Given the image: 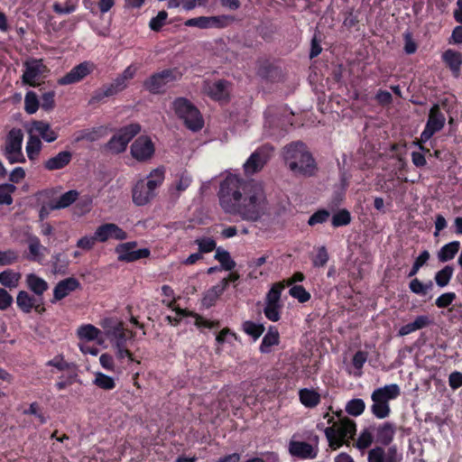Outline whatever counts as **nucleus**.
Returning <instances> with one entry per match:
<instances>
[{
    "label": "nucleus",
    "mask_w": 462,
    "mask_h": 462,
    "mask_svg": "<svg viewBox=\"0 0 462 462\" xmlns=\"http://www.w3.org/2000/svg\"><path fill=\"white\" fill-rule=\"evenodd\" d=\"M218 199L226 213L245 221L256 222L271 209L263 184L254 180H245L236 174H228L222 180Z\"/></svg>",
    "instance_id": "obj_1"
},
{
    "label": "nucleus",
    "mask_w": 462,
    "mask_h": 462,
    "mask_svg": "<svg viewBox=\"0 0 462 462\" xmlns=\"http://www.w3.org/2000/svg\"><path fill=\"white\" fill-rule=\"evenodd\" d=\"M282 156L293 173L310 176L315 172V161L303 143L295 142L286 145Z\"/></svg>",
    "instance_id": "obj_2"
},
{
    "label": "nucleus",
    "mask_w": 462,
    "mask_h": 462,
    "mask_svg": "<svg viewBox=\"0 0 462 462\" xmlns=\"http://www.w3.org/2000/svg\"><path fill=\"white\" fill-rule=\"evenodd\" d=\"M334 421V416L329 413L324 415L328 424H332L324 430L329 446L334 449L338 448L347 439L353 438L356 433V423L348 418H340Z\"/></svg>",
    "instance_id": "obj_3"
},
{
    "label": "nucleus",
    "mask_w": 462,
    "mask_h": 462,
    "mask_svg": "<svg viewBox=\"0 0 462 462\" xmlns=\"http://www.w3.org/2000/svg\"><path fill=\"white\" fill-rule=\"evenodd\" d=\"M171 109L189 130L196 132L203 127L204 120L200 112L189 99L175 98L171 103Z\"/></svg>",
    "instance_id": "obj_4"
},
{
    "label": "nucleus",
    "mask_w": 462,
    "mask_h": 462,
    "mask_svg": "<svg viewBox=\"0 0 462 462\" xmlns=\"http://www.w3.org/2000/svg\"><path fill=\"white\" fill-rule=\"evenodd\" d=\"M137 72V67L134 64L129 65L121 74H119L110 84L104 85L97 89L93 99L100 101L105 97L115 96L125 90L130 80L134 79Z\"/></svg>",
    "instance_id": "obj_5"
},
{
    "label": "nucleus",
    "mask_w": 462,
    "mask_h": 462,
    "mask_svg": "<svg viewBox=\"0 0 462 462\" xmlns=\"http://www.w3.org/2000/svg\"><path fill=\"white\" fill-rule=\"evenodd\" d=\"M106 335L110 339L113 349L128 347L133 335L124 328L123 322L116 318H106L101 323Z\"/></svg>",
    "instance_id": "obj_6"
},
{
    "label": "nucleus",
    "mask_w": 462,
    "mask_h": 462,
    "mask_svg": "<svg viewBox=\"0 0 462 462\" xmlns=\"http://www.w3.org/2000/svg\"><path fill=\"white\" fill-rule=\"evenodd\" d=\"M23 133L20 128H12L5 141L3 153L11 164L25 163L26 158L23 152Z\"/></svg>",
    "instance_id": "obj_7"
},
{
    "label": "nucleus",
    "mask_w": 462,
    "mask_h": 462,
    "mask_svg": "<svg viewBox=\"0 0 462 462\" xmlns=\"http://www.w3.org/2000/svg\"><path fill=\"white\" fill-rule=\"evenodd\" d=\"M289 454L301 460H311L317 457L319 453V438L313 436L308 441L299 439L298 434H293L288 443Z\"/></svg>",
    "instance_id": "obj_8"
},
{
    "label": "nucleus",
    "mask_w": 462,
    "mask_h": 462,
    "mask_svg": "<svg viewBox=\"0 0 462 462\" xmlns=\"http://www.w3.org/2000/svg\"><path fill=\"white\" fill-rule=\"evenodd\" d=\"M180 77L181 74L177 69H164L152 75L144 81L143 85L149 92L158 94L164 91L170 83L180 79Z\"/></svg>",
    "instance_id": "obj_9"
},
{
    "label": "nucleus",
    "mask_w": 462,
    "mask_h": 462,
    "mask_svg": "<svg viewBox=\"0 0 462 462\" xmlns=\"http://www.w3.org/2000/svg\"><path fill=\"white\" fill-rule=\"evenodd\" d=\"M141 131L138 124H130L119 129L110 139L107 148L114 153L125 151L129 142Z\"/></svg>",
    "instance_id": "obj_10"
},
{
    "label": "nucleus",
    "mask_w": 462,
    "mask_h": 462,
    "mask_svg": "<svg viewBox=\"0 0 462 462\" xmlns=\"http://www.w3.org/2000/svg\"><path fill=\"white\" fill-rule=\"evenodd\" d=\"M23 67L22 81L31 87L38 86L47 73V68L42 59H29L24 61Z\"/></svg>",
    "instance_id": "obj_11"
},
{
    "label": "nucleus",
    "mask_w": 462,
    "mask_h": 462,
    "mask_svg": "<svg viewBox=\"0 0 462 462\" xmlns=\"http://www.w3.org/2000/svg\"><path fill=\"white\" fill-rule=\"evenodd\" d=\"M273 148L270 144H264L256 149L244 163V171L246 175H253L260 171L272 158Z\"/></svg>",
    "instance_id": "obj_12"
},
{
    "label": "nucleus",
    "mask_w": 462,
    "mask_h": 462,
    "mask_svg": "<svg viewBox=\"0 0 462 462\" xmlns=\"http://www.w3.org/2000/svg\"><path fill=\"white\" fill-rule=\"evenodd\" d=\"M130 152L134 159L140 162L151 160L155 152V145L147 135H141L131 144Z\"/></svg>",
    "instance_id": "obj_13"
},
{
    "label": "nucleus",
    "mask_w": 462,
    "mask_h": 462,
    "mask_svg": "<svg viewBox=\"0 0 462 462\" xmlns=\"http://www.w3.org/2000/svg\"><path fill=\"white\" fill-rule=\"evenodd\" d=\"M446 117L440 111L439 106L435 105L431 107L429 114V118L424 130L420 134V141L427 143L434 134L439 132L445 125Z\"/></svg>",
    "instance_id": "obj_14"
},
{
    "label": "nucleus",
    "mask_w": 462,
    "mask_h": 462,
    "mask_svg": "<svg viewBox=\"0 0 462 462\" xmlns=\"http://www.w3.org/2000/svg\"><path fill=\"white\" fill-rule=\"evenodd\" d=\"M136 246V242H127L118 245L116 247V253L118 255V260L129 263L146 258L150 255L149 249L143 248L135 250Z\"/></svg>",
    "instance_id": "obj_15"
},
{
    "label": "nucleus",
    "mask_w": 462,
    "mask_h": 462,
    "mask_svg": "<svg viewBox=\"0 0 462 462\" xmlns=\"http://www.w3.org/2000/svg\"><path fill=\"white\" fill-rule=\"evenodd\" d=\"M95 69L92 62L84 61L72 68L66 75L58 79L61 86L71 85L81 81L89 75Z\"/></svg>",
    "instance_id": "obj_16"
},
{
    "label": "nucleus",
    "mask_w": 462,
    "mask_h": 462,
    "mask_svg": "<svg viewBox=\"0 0 462 462\" xmlns=\"http://www.w3.org/2000/svg\"><path fill=\"white\" fill-rule=\"evenodd\" d=\"M368 462H401L402 455L395 446L387 449L382 447H375L368 452Z\"/></svg>",
    "instance_id": "obj_17"
},
{
    "label": "nucleus",
    "mask_w": 462,
    "mask_h": 462,
    "mask_svg": "<svg viewBox=\"0 0 462 462\" xmlns=\"http://www.w3.org/2000/svg\"><path fill=\"white\" fill-rule=\"evenodd\" d=\"M95 233L96 238H97V241L101 243L106 242L109 239L123 241L127 238L126 232L113 223L99 226Z\"/></svg>",
    "instance_id": "obj_18"
},
{
    "label": "nucleus",
    "mask_w": 462,
    "mask_h": 462,
    "mask_svg": "<svg viewBox=\"0 0 462 462\" xmlns=\"http://www.w3.org/2000/svg\"><path fill=\"white\" fill-rule=\"evenodd\" d=\"M27 132H32L46 143H52L59 137L58 131L52 129L49 123L42 120L32 121L27 128Z\"/></svg>",
    "instance_id": "obj_19"
},
{
    "label": "nucleus",
    "mask_w": 462,
    "mask_h": 462,
    "mask_svg": "<svg viewBox=\"0 0 462 462\" xmlns=\"http://www.w3.org/2000/svg\"><path fill=\"white\" fill-rule=\"evenodd\" d=\"M203 91L215 100H226L229 95V85L226 80L205 81Z\"/></svg>",
    "instance_id": "obj_20"
},
{
    "label": "nucleus",
    "mask_w": 462,
    "mask_h": 462,
    "mask_svg": "<svg viewBox=\"0 0 462 462\" xmlns=\"http://www.w3.org/2000/svg\"><path fill=\"white\" fill-rule=\"evenodd\" d=\"M155 196V192L145 183L144 180H139L133 189V201L137 206L146 205Z\"/></svg>",
    "instance_id": "obj_21"
},
{
    "label": "nucleus",
    "mask_w": 462,
    "mask_h": 462,
    "mask_svg": "<svg viewBox=\"0 0 462 462\" xmlns=\"http://www.w3.org/2000/svg\"><path fill=\"white\" fill-rule=\"evenodd\" d=\"M192 178L187 171L180 172L176 175L175 180L172 181L169 188L171 198L177 199L180 195L184 192L191 184Z\"/></svg>",
    "instance_id": "obj_22"
},
{
    "label": "nucleus",
    "mask_w": 462,
    "mask_h": 462,
    "mask_svg": "<svg viewBox=\"0 0 462 462\" xmlns=\"http://www.w3.org/2000/svg\"><path fill=\"white\" fill-rule=\"evenodd\" d=\"M72 160V153L69 151H61L56 155L50 157L43 163L47 171H57L65 168Z\"/></svg>",
    "instance_id": "obj_23"
},
{
    "label": "nucleus",
    "mask_w": 462,
    "mask_h": 462,
    "mask_svg": "<svg viewBox=\"0 0 462 462\" xmlns=\"http://www.w3.org/2000/svg\"><path fill=\"white\" fill-rule=\"evenodd\" d=\"M79 286V281L73 277H69L59 282L53 290L52 302L62 300L70 292L75 291Z\"/></svg>",
    "instance_id": "obj_24"
},
{
    "label": "nucleus",
    "mask_w": 462,
    "mask_h": 462,
    "mask_svg": "<svg viewBox=\"0 0 462 462\" xmlns=\"http://www.w3.org/2000/svg\"><path fill=\"white\" fill-rule=\"evenodd\" d=\"M28 133V138L25 144V152L29 161L32 163L38 162L41 152L43 147L42 140L32 132Z\"/></svg>",
    "instance_id": "obj_25"
},
{
    "label": "nucleus",
    "mask_w": 462,
    "mask_h": 462,
    "mask_svg": "<svg viewBox=\"0 0 462 462\" xmlns=\"http://www.w3.org/2000/svg\"><path fill=\"white\" fill-rule=\"evenodd\" d=\"M227 287L226 278L222 279L217 284L208 289L202 299L203 306L209 308L215 304L220 295L226 291Z\"/></svg>",
    "instance_id": "obj_26"
},
{
    "label": "nucleus",
    "mask_w": 462,
    "mask_h": 462,
    "mask_svg": "<svg viewBox=\"0 0 462 462\" xmlns=\"http://www.w3.org/2000/svg\"><path fill=\"white\" fill-rule=\"evenodd\" d=\"M25 283L27 288L39 297L42 296L49 289L48 282L35 273L27 274L25 277Z\"/></svg>",
    "instance_id": "obj_27"
},
{
    "label": "nucleus",
    "mask_w": 462,
    "mask_h": 462,
    "mask_svg": "<svg viewBox=\"0 0 462 462\" xmlns=\"http://www.w3.org/2000/svg\"><path fill=\"white\" fill-rule=\"evenodd\" d=\"M36 300L26 291H20L16 296V304L23 313H30L32 309L38 310L39 305H36Z\"/></svg>",
    "instance_id": "obj_28"
},
{
    "label": "nucleus",
    "mask_w": 462,
    "mask_h": 462,
    "mask_svg": "<svg viewBox=\"0 0 462 462\" xmlns=\"http://www.w3.org/2000/svg\"><path fill=\"white\" fill-rule=\"evenodd\" d=\"M373 393L389 404L390 401L396 399L400 395L401 391L396 383H392L375 389Z\"/></svg>",
    "instance_id": "obj_29"
},
{
    "label": "nucleus",
    "mask_w": 462,
    "mask_h": 462,
    "mask_svg": "<svg viewBox=\"0 0 462 462\" xmlns=\"http://www.w3.org/2000/svg\"><path fill=\"white\" fill-rule=\"evenodd\" d=\"M395 432V426L393 423L385 422L377 429L376 440L387 446L393 441Z\"/></svg>",
    "instance_id": "obj_30"
},
{
    "label": "nucleus",
    "mask_w": 462,
    "mask_h": 462,
    "mask_svg": "<svg viewBox=\"0 0 462 462\" xmlns=\"http://www.w3.org/2000/svg\"><path fill=\"white\" fill-rule=\"evenodd\" d=\"M444 62L449 67L452 72L457 76L462 64V56L458 51L447 50L442 54Z\"/></svg>",
    "instance_id": "obj_31"
},
{
    "label": "nucleus",
    "mask_w": 462,
    "mask_h": 462,
    "mask_svg": "<svg viewBox=\"0 0 462 462\" xmlns=\"http://www.w3.org/2000/svg\"><path fill=\"white\" fill-rule=\"evenodd\" d=\"M279 338L280 336L278 330L271 327L262 339L260 351L264 354L270 353L272 351V347L279 344Z\"/></svg>",
    "instance_id": "obj_32"
},
{
    "label": "nucleus",
    "mask_w": 462,
    "mask_h": 462,
    "mask_svg": "<svg viewBox=\"0 0 462 462\" xmlns=\"http://www.w3.org/2000/svg\"><path fill=\"white\" fill-rule=\"evenodd\" d=\"M300 402L307 408H314L320 402V395L312 389L304 388L299 392Z\"/></svg>",
    "instance_id": "obj_33"
},
{
    "label": "nucleus",
    "mask_w": 462,
    "mask_h": 462,
    "mask_svg": "<svg viewBox=\"0 0 462 462\" xmlns=\"http://www.w3.org/2000/svg\"><path fill=\"white\" fill-rule=\"evenodd\" d=\"M21 277L19 272L6 269L0 273V283L5 288L14 289L18 286Z\"/></svg>",
    "instance_id": "obj_34"
},
{
    "label": "nucleus",
    "mask_w": 462,
    "mask_h": 462,
    "mask_svg": "<svg viewBox=\"0 0 462 462\" xmlns=\"http://www.w3.org/2000/svg\"><path fill=\"white\" fill-rule=\"evenodd\" d=\"M371 399L373 401V404L371 406L372 413L378 419H384L388 417L391 411L390 405L382 401V399L378 398L373 393Z\"/></svg>",
    "instance_id": "obj_35"
},
{
    "label": "nucleus",
    "mask_w": 462,
    "mask_h": 462,
    "mask_svg": "<svg viewBox=\"0 0 462 462\" xmlns=\"http://www.w3.org/2000/svg\"><path fill=\"white\" fill-rule=\"evenodd\" d=\"M77 335L80 340L89 342L97 339L101 335V331L91 324H86L78 328Z\"/></svg>",
    "instance_id": "obj_36"
},
{
    "label": "nucleus",
    "mask_w": 462,
    "mask_h": 462,
    "mask_svg": "<svg viewBox=\"0 0 462 462\" xmlns=\"http://www.w3.org/2000/svg\"><path fill=\"white\" fill-rule=\"evenodd\" d=\"M165 178V170L163 167H159L152 170L150 174L147 176V180L145 181L148 189H151L155 192L156 189L160 187Z\"/></svg>",
    "instance_id": "obj_37"
},
{
    "label": "nucleus",
    "mask_w": 462,
    "mask_h": 462,
    "mask_svg": "<svg viewBox=\"0 0 462 462\" xmlns=\"http://www.w3.org/2000/svg\"><path fill=\"white\" fill-rule=\"evenodd\" d=\"M79 198V192L75 189L69 190L52 201V208H65L74 203Z\"/></svg>",
    "instance_id": "obj_38"
},
{
    "label": "nucleus",
    "mask_w": 462,
    "mask_h": 462,
    "mask_svg": "<svg viewBox=\"0 0 462 462\" xmlns=\"http://www.w3.org/2000/svg\"><path fill=\"white\" fill-rule=\"evenodd\" d=\"M459 247L460 243L458 241H453L442 246L438 255L439 261L444 263L453 259Z\"/></svg>",
    "instance_id": "obj_39"
},
{
    "label": "nucleus",
    "mask_w": 462,
    "mask_h": 462,
    "mask_svg": "<svg viewBox=\"0 0 462 462\" xmlns=\"http://www.w3.org/2000/svg\"><path fill=\"white\" fill-rule=\"evenodd\" d=\"M215 259L217 260L221 268L226 271H231L236 267V262L231 258L230 254L222 248H217Z\"/></svg>",
    "instance_id": "obj_40"
},
{
    "label": "nucleus",
    "mask_w": 462,
    "mask_h": 462,
    "mask_svg": "<svg viewBox=\"0 0 462 462\" xmlns=\"http://www.w3.org/2000/svg\"><path fill=\"white\" fill-rule=\"evenodd\" d=\"M283 289L284 284L282 282L274 283L266 295L265 304L282 305L281 294Z\"/></svg>",
    "instance_id": "obj_41"
},
{
    "label": "nucleus",
    "mask_w": 462,
    "mask_h": 462,
    "mask_svg": "<svg viewBox=\"0 0 462 462\" xmlns=\"http://www.w3.org/2000/svg\"><path fill=\"white\" fill-rule=\"evenodd\" d=\"M16 187L12 183L0 184V205L9 206L13 203V194Z\"/></svg>",
    "instance_id": "obj_42"
},
{
    "label": "nucleus",
    "mask_w": 462,
    "mask_h": 462,
    "mask_svg": "<svg viewBox=\"0 0 462 462\" xmlns=\"http://www.w3.org/2000/svg\"><path fill=\"white\" fill-rule=\"evenodd\" d=\"M52 270L55 273H65L69 260L65 254L58 253L51 257Z\"/></svg>",
    "instance_id": "obj_43"
},
{
    "label": "nucleus",
    "mask_w": 462,
    "mask_h": 462,
    "mask_svg": "<svg viewBox=\"0 0 462 462\" xmlns=\"http://www.w3.org/2000/svg\"><path fill=\"white\" fill-rule=\"evenodd\" d=\"M93 383L103 390H112L116 387L114 378L101 372H97L95 374Z\"/></svg>",
    "instance_id": "obj_44"
},
{
    "label": "nucleus",
    "mask_w": 462,
    "mask_h": 462,
    "mask_svg": "<svg viewBox=\"0 0 462 462\" xmlns=\"http://www.w3.org/2000/svg\"><path fill=\"white\" fill-rule=\"evenodd\" d=\"M345 409L349 415L357 417L364 412L365 403L362 399H352L346 402Z\"/></svg>",
    "instance_id": "obj_45"
},
{
    "label": "nucleus",
    "mask_w": 462,
    "mask_h": 462,
    "mask_svg": "<svg viewBox=\"0 0 462 462\" xmlns=\"http://www.w3.org/2000/svg\"><path fill=\"white\" fill-rule=\"evenodd\" d=\"M209 29L217 28L222 29L230 25L234 22V17L231 15L222 14L216 16H208Z\"/></svg>",
    "instance_id": "obj_46"
},
{
    "label": "nucleus",
    "mask_w": 462,
    "mask_h": 462,
    "mask_svg": "<svg viewBox=\"0 0 462 462\" xmlns=\"http://www.w3.org/2000/svg\"><path fill=\"white\" fill-rule=\"evenodd\" d=\"M194 244L198 245L199 252L201 254L214 251L217 246L216 241L213 238L207 236L196 238Z\"/></svg>",
    "instance_id": "obj_47"
},
{
    "label": "nucleus",
    "mask_w": 462,
    "mask_h": 462,
    "mask_svg": "<svg viewBox=\"0 0 462 462\" xmlns=\"http://www.w3.org/2000/svg\"><path fill=\"white\" fill-rule=\"evenodd\" d=\"M40 106L38 97L33 91H28L24 97V110L32 115L36 113Z\"/></svg>",
    "instance_id": "obj_48"
},
{
    "label": "nucleus",
    "mask_w": 462,
    "mask_h": 462,
    "mask_svg": "<svg viewBox=\"0 0 462 462\" xmlns=\"http://www.w3.org/2000/svg\"><path fill=\"white\" fill-rule=\"evenodd\" d=\"M452 275L453 268L450 266H445L436 273L435 282L439 287H445L448 284Z\"/></svg>",
    "instance_id": "obj_49"
},
{
    "label": "nucleus",
    "mask_w": 462,
    "mask_h": 462,
    "mask_svg": "<svg viewBox=\"0 0 462 462\" xmlns=\"http://www.w3.org/2000/svg\"><path fill=\"white\" fill-rule=\"evenodd\" d=\"M432 282H429L428 283L424 284L418 279H413L411 281L409 284L410 290L418 295H426L429 291L432 289Z\"/></svg>",
    "instance_id": "obj_50"
},
{
    "label": "nucleus",
    "mask_w": 462,
    "mask_h": 462,
    "mask_svg": "<svg viewBox=\"0 0 462 462\" xmlns=\"http://www.w3.org/2000/svg\"><path fill=\"white\" fill-rule=\"evenodd\" d=\"M29 251L32 260H39L42 256V251L45 248L41 245L38 237L33 236L29 239Z\"/></svg>",
    "instance_id": "obj_51"
},
{
    "label": "nucleus",
    "mask_w": 462,
    "mask_h": 462,
    "mask_svg": "<svg viewBox=\"0 0 462 462\" xmlns=\"http://www.w3.org/2000/svg\"><path fill=\"white\" fill-rule=\"evenodd\" d=\"M114 351L116 359L121 363L123 368H125L129 364L134 361V358L128 347L116 348Z\"/></svg>",
    "instance_id": "obj_52"
},
{
    "label": "nucleus",
    "mask_w": 462,
    "mask_h": 462,
    "mask_svg": "<svg viewBox=\"0 0 462 462\" xmlns=\"http://www.w3.org/2000/svg\"><path fill=\"white\" fill-rule=\"evenodd\" d=\"M268 260V256L267 255H262L258 258H255V259H252L249 263H248V267L251 269V272L249 273L250 277L251 278H254V279H257L258 278V275H263V272H257V269L262 266L263 264H264Z\"/></svg>",
    "instance_id": "obj_53"
},
{
    "label": "nucleus",
    "mask_w": 462,
    "mask_h": 462,
    "mask_svg": "<svg viewBox=\"0 0 462 462\" xmlns=\"http://www.w3.org/2000/svg\"><path fill=\"white\" fill-rule=\"evenodd\" d=\"M289 293L294 299H297L300 302H307L310 299V294L301 285L292 286Z\"/></svg>",
    "instance_id": "obj_54"
},
{
    "label": "nucleus",
    "mask_w": 462,
    "mask_h": 462,
    "mask_svg": "<svg viewBox=\"0 0 462 462\" xmlns=\"http://www.w3.org/2000/svg\"><path fill=\"white\" fill-rule=\"evenodd\" d=\"M243 329L247 335L252 336L254 339L258 338L264 330L262 325L256 324L253 321L244 322Z\"/></svg>",
    "instance_id": "obj_55"
},
{
    "label": "nucleus",
    "mask_w": 462,
    "mask_h": 462,
    "mask_svg": "<svg viewBox=\"0 0 462 462\" xmlns=\"http://www.w3.org/2000/svg\"><path fill=\"white\" fill-rule=\"evenodd\" d=\"M18 253L13 249L0 250V266L11 265L18 260Z\"/></svg>",
    "instance_id": "obj_56"
},
{
    "label": "nucleus",
    "mask_w": 462,
    "mask_h": 462,
    "mask_svg": "<svg viewBox=\"0 0 462 462\" xmlns=\"http://www.w3.org/2000/svg\"><path fill=\"white\" fill-rule=\"evenodd\" d=\"M282 305L265 304L263 313L271 321H278L281 318V310Z\"/></svg>",
    "instance_id": "obj_57"
},
{
    "label": "nucleus",
    "mask_w": 462,
    "mask_h": 462,
    "mask_svg": "<svg viewBox=\"0 0 462 462\" xmlns=\"http://www.w3.org/2000/svg\"><path fill=\"white\" fill-rule=\"evenodd\" d=\"M177 314L180 317H183V316H187V315H190L191 317H193L195 319V325L198 327V328H211L215 326V323L212 322V321H209L208 319H205L204 318L197 315V314H192V313H189L188 311L186 310H179L177 311Z\"/></svg>",
    "instance_id": "obj_58"
},
{
    "label": "nucleus",
    "mask_w": 462,
    "mask_h": 462,
    "mask_svg": "<svg viewBox=\"0 0 462 462\" xmlns=\"http://www.w3.org/2000/svg\"><path fill=\"white\" fill-rule=\"evenodd\" d=\"M188 27H198L199 29H209L208 16H199L188 19L184 22Z\"/></svg>",
    "instance_id": "obj_59"
},
{
    "label": "nucleus",
    "mask_w": 462,
    "mask_h": 462,
    "mask_svg": "<svg viewBox=\"0 0 462 462\" xmlns=\"http://www.w3.org/2000/svg\"><path fill=\"white\" fill-rule=\"evenodd\" d=\"M351 220L350 214L347 210H341L332 217V225L336 227L349 224Z\"/></svg>",
    "instance_id": "obj_60"
},
{
    "label": "nucleus",
    "mask_w": 462,
    "mask_h": 462,
    "mask_svg": "<svg viewBox=\"0 0 462 462\" xmlns=\"http://www.w3.org/2000/svg\"><path fill=\"white\" fill-rule=\"evenodd\" d=\"M373 439L374 436L371 433V431L368 430H365L364 431L361 432L357 439L356 447L359 449H365L372 444Z\"/></svg>",
    "instance_id": "obj_61"
},
{
    "label": "nucleus",
    "mask_w": 462,
    "mask_h": 462,
    "mask_svg": "<svg viewBox=\"0 0 462 462\" xmlns=\"http://www.w3.org/2000/svg\"><path fill=\"white\" fill-rule=\"evenodd\" d=\"M168 17V14L165 11H160L158 14L152 18L149 26L152 31H159L162 25L165 23V21Z\"/></svg>",
    "instance_id": "obj_62"
},
{
    "label": "nucleus",
    "mask_w": 462,
    "mask_h": 462,
    "mask_svg": "<svg viewBox=\"0 0 462 462\" xmlns=\"http://www.w3.org/2000/svg\"><path fill=\"white\" fill-rule=\"evenodd\" d=\"M456 299V293L455 292H446L441 294L439 297L436 299L435 304L438 308H447Z\"/></svg>",
    "instance_id": "obj_63"
},
{
    "label": "nucleus",
    "mask_w": 462,
    "mask_h": 462,
    "mask_svg": "<svg viewBox=\"0 0 462 462\" xmlns=\"http://www.w3.org/2000/svg\"><path fill=\"white\" fill-rule=\"evenodd\" d=\"M328 261V254L327 249L321 246L318 249L315 257L313 258V265L315 267H322Z\"/></svg>",
    "instance_id": "obj_64"
}]
</instances>
